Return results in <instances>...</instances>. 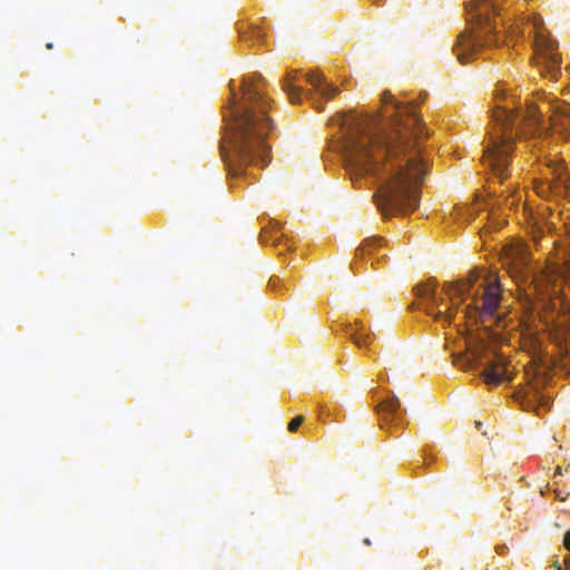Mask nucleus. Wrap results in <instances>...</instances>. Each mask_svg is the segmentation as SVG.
I'll list each match as a JSON object with an SVG mask.
<instances>
[{
  "label": "nucleus",
  "mask_w": 570,
  "mask_h": 570,
  "mask_svg": "<svg viewBox=\"0 0 570 570\" xmlns=\"http://www.w3.org/2000/svg\"><path fill=\"white\" fill-rule=\"evenodd\" d=\"M364 543H365V544H367V546H370V544H371L370 539H364Z\"/></svg>",
  "instance_id": "obj_23"
},
{
  "label": "nucleus",
  "mask_w": 570,
  "mask_h": 570,
  "mask_svg": "<svg viewBox=\"0 0 570 570\" xmlns=\"http://www.w3.org/2000/svg\"><path fill=\"white\" fill-rule=\"evenodd\" d=\"M466 11L472 29L458 37L453 49L462 65H466L472 57L476 56L483 46L499 42L494 19L500 16L497 0H474L466 4Z\"/></svg>",
  "instance_id": "obj_5"
},
{
  "label": "nucleus",
  "mask_w": 570,
  "mask_h": 570,
  "mask_svg": "<svg viewBox=\"0 0 570 570\" xmlns=\"http://www.w3.org/2000/svg\"><path fill=\"white\" fill-rule=\"evenodd\" d=\"M563 544L566 549L570 551V532L564 534Z\"/></svg>",
  "instance_id": "obj_19"
},
{
  "label": "nucleus",
  "mask_w": 570,
  "mask_h": 570,
  "mask_svg": "<svg viewBox=\"0 0 570 570\" xmlns=\"http://www.w3.org/2000/svg\"><path fill=\"white\" fill-rule=\"evenodd\" d=\"M475 426H476V429H480L481 428V422L476 421L475 422Z\"/></svg>",
  "instance_id": "obj_22"
},
{
  "label": "nucleus",
  "mask_w": 570,
  "mask_h": 570,
  "mask_svg": "<svg viewBox=\"0 0 570 570\" xmlns=\"http://www.w3.org/2000/svg\"><path fill=\"white\" fill-rule=\"evenodd\" d=\"M564 564H566V567L563 568L558 561H556L554 568L557 570H570V557L564 558Z\"/></svg>",
  "instance_id": "obj_17"
},
{
  "label": "nucleus",
  "mask_w": 570,
  "mask_h": 570,
  "mask_svg": "<svg viewBox=\"0 0 570 570\" xmlns=\"http://www.w3.org/2000/svg\"><path fill=\"white\" fill-rule=\"evenodd\" d=\"M306 81L325 99L335 97L340 89L331 83H327L323 75L317 72L306 73Z\"/></svg>",
  "instance_id": "obj_12"
},
{
  "label": "nucleus",
  "mask_w": 570,
  "mask_h": 570,
  "mask_svg": "<svg viewBox=\"0 0 570 570\" xmlns=\"http://www.w3.org/2000/svg\"><path fill=\"white\" fill-rule=\"evenodd\" d=\"M250 36L255 38L257 41H261L264 37L263 31L259 28H254L250 31Z\"/></svg>",
  "instance_id": "obj_18"
},
{
  "label": "nucleus",
  "mask_w": 570,
  "mask_h": 570,
  "mask_svg": "<svg viewBox=\"0 0 570 570\" xmlns=\"http://www.w3.org/2000/svg\"><path fill=\"white\" fill-rule=\"evenodd\" d=\"M551 396L542 391V382L535 381L525 390L521 405L527 411H535L539 413L541 407L549 409Z\"/></svg>",
  "instance_id": "obj_9"
},
{
  "label": "nucleus",
  "mask_w": 570,
  "mask_h": 570,
  "mask_svg": "<svg viewBox=\"0 0 570 570\" xmlns=\"http://www.w3.org/2000/svg\"><path fill=\"white\" fill-rule=\"evenodd\" d=\"M383 242L382 238H368L366 240H364V243L362 244V246L358 248V250L361 252H371L372 248L381 245V243Z\"/></svg>",
  "instance_id": "obj_15"
},
{
  "label": "nucleus",
  "mask_w": 570,
  "mask_h": 570,
  "mask_svg": "<svg viewBox=\"0 0 570 570\" xmlns=\"http://www.w3.org/2000/svg\"><path fill=\"white\" fill-rule=\"evenodd\" d=\"M376 410L382 422L394 423L395 425L401 424L403 413H405V411H401V403L395 394L381 402Z\"/></svg>",
  "instance_id": "obj_10"
},
{
  "label": "nucleus",
  "mask_w": 570,
  "mask_h": 570,
  "mask_svg": "<svg viewBox=\"0 0 570 570\" xmlns=\"http://www.w3.org/2000/svg\"><path fill=\"white\" fill-rule=\"evenodd\" d=\"M544 165L551 170L553 181L557 185L556 187H563V189L570 190V173L568 171L563 160L559 159L557 156H547L544 157Z\"/></svg>",
  "instance_id": "obj_11"
},
{
  "label": "nucleus",
  "mask_w": 570,
  "mask_h": 570,
  "mask_svg": "<svg viewBox=\"0 0 570 570\" xmlns=\"http://www.w3.org/2000/svg\"><path fill=\"white\" fill-rule=\"evenodd\" d=\"M303 421H304V416H302V415L296 416L295 419H293V420L288 423L287 430H288L289 432H295V431H297V429L301 426V424L303 423Z\"/></svg>",
  "instance_id": "obj_16"
},
{
  "label": "nucleus",
  "mask_w": 570,
  "mask_h": 570,
  "mask_svg": "<svg viewBox=\"0 0 570 570\" xmlns=\"http://www.w3.org/2000/svg\"><path fill=\"white\" fill-rule=\"evenodd\" d=\"M373 1L376 2V3L379 2V0H373Z\"/></svg>",
  "instance_id": "obj_25"
},
{
  "label": "nucleus",
  "mask_w": 570,
  "mask_h": 570,
  "mask_svg": "<svg viewBox=\"0 0 570 570\" xmlns=\"http://www.w3.org/2000/svg\"><path fill=\"white\" fill-rule=\"evenodd\" d=\"M509 273L511 274V277L515 279L521 278L524 282L529 279L533 287V292L539 299H551L553 307H556L554 299L562 304V299L559 297L560 288L557 284L558 276L556 271L547 268L539 273H533L525 258L522 257L513 263Z\"/></svg>",
  "instance_id": "obj_7"
},
{
  "label": "nucleus",
  "mask_w": 570,
  "mask_h": 570,
  "mask_svg": "<svg viewBox=\"0 0 570 570\" xmlns=\"http://www.w3.org/2000/svg\"><path fill=\"white\" fill-rule=\"evenodd\" d=\"M279 282V278L275 277V278H271L269 281V285L275 289L277 291V283Z\"/></svg>",
  "instance_id": "obj_20"
},
{
  "label": "nucleus",
  "mask_w": 570,
  "mask_h": 570,
  "mask_svg": "<svg viewBox=\"0 0 570 570\" xmlns=\"http://www.w3.org/2000/svg\"><path fill=\"white\" fill-rule=\"evenodd\" d=\"M346 333L357 347L362 348L368 345L370 334L365 332L362 322L355 321V326L346 325Z\"/></svg>",
  "instance_id": "obj_14"
},
{
  "label": "nucleus",
  "mask_w": 570,
  "mask_h": 570,
  "mask_svg": "<svg viewBox=\"0 0 570 570\" xmlns=\"http://www.w3.org/2000/svg\"><path fill=\"white\" fill-rule=\"evenodd\" d=\"M453 357V363L464 370L474 368L487 360L485 368L480 375L488 385L497 386L502 382H511L513 379L507 360L503 356L487 351L481 345L471 347L469 354H459Z\"/></svg>",
  "instance_id": "obj_6"
},
{
  "label": "nucleus",
  "mask_w": 570,
  "mask_h": 570,
  "mask_svg": "<svg viewBox=\"0 0 570 570\" xmlns=\"http://www.w3.org/2000/svg\"><path fill=\"white\" fill-rule=\"evenodd\" d=\"M557 474H561V469H560V466H557V468H556V473H554V475H557Z\"/></svg>",
  "instance_id": "obj_21"
},
{
  "label": "nucleus",
  "mask_w": 570,
  "mask_h": 570,
  "mask_svg": "<svg viewBox=\"0 0 570 570\" xmlns=\"http://www.w3.org/2000/svg\"><path fill=\"white\" fill-rule=\"evenodd\" d=\"M478 278L479 274L471 272L464 279L445 282L444 291L449 295L451 305L444 309L442 308L443 297L436 294V283L434 281L419 284L415 287L416 296L421 299L424 312L444 326L451 323L465 297H471V303L466 305L464 311L465 316L474 318L479 316L484 321V317L492 316L499 307L502 288L499 281L493 279L480 286L482 287L481 295L472 293L471 289Z\"/></svg>",
  "instance_id": "obj_4"
},
{
  "label": "nucleus",
  "mask_w": 570,
  "mask_h": 570,
  "mask_svg": "<svg viewBox=\"0 0 570 570\" xmlns=\"http://www.w3.org/2000/svg\"><path fill=\"white\" fill-rule=\"evenodd\" d=\"M268 107L269 100L259 85L249 79L243 80L240 98L233 92L224 116L226 134L222 144V156L233 175H242L249 164H268L266 138L273 130Z\"/></svg>",
  "instance_id": "obj_2"
},
{
  "label": "nucleus",
  "mask_w": 570,
  "mask_h": 570,
  "mask_svg": "<svg viewBox=\"0 0 570 570\" xmlns=\"http://www.w3.org/2000/svg\"><path fill=\"white\" fill-rule=\"evenodd\" d=\"M493 99L492 118L500 128L490 134L489 144L484 148L483 163L503 183L510 175L509 164L515 139L513 128L519 127L522 122L539 127L544 121V115L548 114L550 115L549 120L554 127L566 128L567 124L563 120H560L559 124L557 118H569L570 120V105L544 96L540 105L529 104L523 115L517 107L514 97L508 96L499 86L493 90Z\"/></svg>",
  "instance_id": "obj_3"
},
{
  "label": "nucleus",
  "mask_w": 570,
  "mask_h": 570,
  "mask_svg": "<svg viewBox=\"0 0 570 570\" xmlns=\"http://www.w3.org/2000/svg\"><path fill=\"white\" fill-rule=\"evenodd\" d=\"M47 48H48V49H51V48H52V43H48V45H47Z\"/></svg>",
  "instance_id": "obj_24"
},
{
  "label": "nucleus",
  "mask_w": 570,
  "mask_h": 570,
  "mask_svg": "<svg viewBox=\"0 0 570 570\" xmlns=\"http://www.w3.org/2000/svg\"><path fill=\"white\" fill-rule=\"evenodd\" d=\"M296 79L297 72L293 71L287 73L282 83L283 90L287 92L292 104H299L302 101V96L304 95L303 89L295 85Z\"/></svg>",
  "instance_id": "obj_13"
},
{
  "label": "nucleus",
  "mask_w": 570,
  "mask_h": 570,
  "mask_svg": "<svg viewBox=\"0 0 570 570\" xmlns=\"http://www.w3.org/2000/svg\"><path fill=\"white\" fill-rule=\"evenodd\" d=\"M380 115H358L348 124L344 145L352 175L371 176L380 181L375 202L384 216L414 210L417 188L428 173L421 139L429 131L416 107L397 102L392 94L382 95Z\"/></svg>",
  "instance_id": "obj_1"
},
{
  "label": "nucleus",
  "mask_w": 570,
  "mask_h": 570,
  "mask_svg": "<svg viewBox=\"0 0 570 570\" xmlns=\"http://www.w3.org/2000/svg\"><path fill=\"white\" fill-rule=\"evenodd\" d=\"M537 65L540 72L557 79L560 73V57L557 52V45L553 40L544 36H538L535 39Z\"/></svg>",
  "instance_id": "obj_8"
}]
</instances>
